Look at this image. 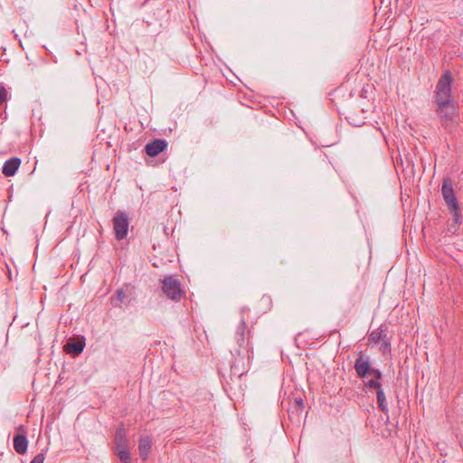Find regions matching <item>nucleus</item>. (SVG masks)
<instances>
[{"instance_id":"nucleus-1","label":"nucleus","mask_w":463,"mask_h":463,"mask_svg":"<svg viewBox=\"0 0 463 463\" xmlns=\"http://www.w3.org/2000/svg\"><path fill=\"white\" fill-rule=\"evenodd\" d=\"M241 320L234 333V344L231 348V354L234 358V363H241L244 366L245 362L249 363L253 354V347L250 343L251 332L246 322L245 315L250 312L249 307L241 308ZM245 369V367H243ZM244 370L239 373H243Z\"/></svg>"},{"instance_id":"nucleus-2","label":"nucleus","mask_w":463,"mask_h":463,"mask_svg":"<svg viewBox=\"0 0 463 463\" xmlns=\"http://www.w3.org/2000/svg\"><path fill=\"white\" fill-rule=\"evenodd\" d=\"M435 113L445 132L455 137L460 125V116L455 104L438 106L435 109Z\"/></svg>"},{"instance_id":"nucleus-3","label":"nucleus","mask_w":463,"mask_h":463,"mask_svg":"<svg viewBox=\"0 0 463 463\" xmlns=\"http://www.w3.org/2000/svg\"><path fill=\"white\" fill-rule=\"evenodd\" d=\"M453 77L449 71H446L439 77L433 92V102L438 106L455 104L452 96Z\"/></svg>"},{"instance_id":"nucleus-4","label":"nucleus","mask_w":463,"mask_h":463,"mask_svg":"<svg viewBox=\"0 0 463 463\" xmlns=\"http://www.w3.org/2000/svg\"><path fill=\"white\" fill-rule=\"evenodd\" d=\"M441 193L455 225L458 226L461 222V210L454 192L452 180L449 177L443 179Z\"/></svg>"},{"instance_id":"nucleus-5","label":"nucleus","mask_w":463,"mask_h":463,"mask_svg":"<svg viewBox=\"0 0 463 463\" xmlns=\"http://www.w3.org/2000/svg\"><path fill=\"white\" fill-rule=\"evenodd\" d=\"M162 290L169 299L174 301H180L185 295L180 281L173 276H166L162 280Z\"/></svg>"},{"instance_id":"nucleus-6","label":"nucleus","mask_w":463,"mask_h":463,"mask_svg":"<svg viewBox=\"0 0 463 463\" xmlns=\"http://www.w3.org/2000/svg\"><path fill=\"white\" fill-rule=\"evenodd\" d=\"M113 229L115 232V237L117 240L121 241L125 239L128 232L129 227V218L128 214L120 210H118L113 219Z\"/></svg>"},{"instance_id":"nucleus-7","label":"nucleus","mask_w":463,"mask_h":463,"mask_svg":"<svg viewBox=\"0 0 463 463\" xmlns=\"http://www.w3.org/2000/svg\"><path fill=\"white\" fill-rule=\"evenodd\" d=\"M386 328L385 326L381 325L377 329L373 330L368 336L370 342L381 345L380 351L383 354L391 353V340L385 333Z\"/></svg>"},{"instance_id":"nucleus-8","label":"nucleus","mask_w":463,"mask_h":463,"mask_svg":"<svg viewBox=\"0 0 463 463\" xmlns=\"http://www.w3.org/2000/svg\"><path fill=\"white\" fill-rule=\"evenodd\" d=\"M375 368L371 366L370 357L365 354H360V356L354 362V370L356 374L361 379H366L373 373Z\"/></svg>"},{"instance_id":"nucleus-9","label":"nucleus","mask_w":463,"mask_h":463,"mask_svg":"<svg viewBox=\"0 0 463 463\" xmlns=\"http://www.w3.org/2000/svg\"><path fill=\"white\" fill-rule=\"evenodd\" d=\"M167 146V143L163 139H155L147 143L145 146L146 153L150 156H156L159 153L163 152Z\"/></svg>"},{"instance_id":"nucleus-10","label":"nucleus","mask_w":463,"mask_h":463,"mask_svg":"<svg viewBox=\"0 0 463 463\" xmlns=\"http://www.w3.org/2000/svg\"><path fill=\"white\" fill-rule=\"evenodd\" d=\"M21 165V159L19 157H12L6 160L2 167V173L5 176L9 177L15 175Z\"/></svg>"},{"instance_id":"nucleus-11","label":"nucleus","mask_w":463,"mask_h":463,"mask_svg":"<svg viewBox=\"0 0 463 463\" xmlns=\"http://www.w3.org/2000/svg\"><path fill=\"white\" fill-rule=\"evenodd\" d=\"M13 445L14 450L20 454L24 455L27 451L28 448V439L26 438V435L24 433L23 434H16L14 437Z\"/></svg>"},{"instance_id":"nucleus-12","label":"nucleus","mask_w":463,"mask_h":463,"mask_svg":"<svg viewBox=\"0 0 463 463\" xmlns=\"http://www.w3.org/2000/svg\"><path fill=\"white\" fill-rule=\"evenodd\" d=\"M152 439L148 436L141 437L138 444L139 455L143 460H146L151 450Z\"/></svg>"},{"instance_id":"nucleus-13","label":"nucleus","mask_w":463,"mask_h":463,"mask_svg":"<svg viewBox=\"0 0 463 463\" xmlns=\"http://www.w3.org/2000/svg\"><path fill=\"white\" fill-rule=\"evenodd\" d=\"M84 346L83 341H71L64 345V350L67 354L76 356L82 353Z\"/></svg>"},{"instance_id":"nucleus-14","label":"nucleus","mask_w":463,"mask_h":463,"mask_svg":"<svg viewBox=\"0 0 463 463\" xmlns=\"http://www.w3.org/2000/svg\"><path fill=\"white\" fill-rule=\"evenodd\" d=\"M377 393V404L378 408L384 413H388V406L386 402V397L383 392V390L381 388L378 391H376Z\"/></svg>"},{"instance_id":"nucleus-15","label":"nucleus","mask_w":463,"mask_h":463,"mask_svg":"<svg viewBox=\"0 0 463 463\" xmlns=\"http://www.w3.org/2000/svg\"><path fill=\"white\" fill-rule=\"evenodd\" d=\"M114 441L115 446H118L119 444H128V440L126 436V431L123 427H120L117 430Z\"/></svg>"},{"instance_id":"nucleus-16","label":"nucleus","mask_w":463,"mask_h":463,"mask_svg":"<svg viewBox=\"0 0 463 463\" xmlns=\"http://www.w3.org/2000/svg\"><path fill=\"white\" fill-rule=\"evenodd\" d=\"M127 296L122 288L116 291V297L111 298V303L114 307H121Z\"/></svg>"},{"instance_id":"nucleus-17","label":"nucleus","mask_w":463,"mask_h":463,"mask_svg":"<svg viewBox=\"0 0 463 463\" xmlns=\"http://www.w3.org/2000/svg\"><path fill=\"white\" fill-rule=\"evenodd\" d=\"M346 119L348 120V122L350 124H352L354 127H360V126H362L364 123L363 118H357V117H355L353 114L348 115L346 117Z\"/></svg>"},{"instance_id":"nucleus-18","label":"nucleus","mask_w":463,"mask_h":463,"mask_svg":"<svg viewBox=\"0 0 463 463\" xmlns=\"http://www.w3.org/2000/svg\"><path fill=\"white\" fill-rule=\"evenodd\" d=\"M116 455L118 456L121 463H131L129 450H119Z\"/></svg>"},{"instance_id":"nucleus-19","label":"nucleus","mask_w":463,"mask_h":463,"mask_svg":"<svg viewBox=\"0 0 463 463\" xmlns=\"http://www.w3.org/2000/svg\"><path fill=\"white\" fill-rule=\"evenodd\" d=\"M364 385L369 389H376V391L382 388L381 383L373 378L368 381H364Z\"/></svg>"},{"instance_id":"nucleus-20","label":"nucleus","mask_w":463,"mask_h":463,"mask_svg":"<svg viewBox=\"0 0 463 463\" xmlns=\"http://www.w3.org/2000/svg\"><path fill=\"white\" fill-rule=\"evenodd\" d=\"M45 459V453L40 452L38 453L30 463H43Z\"/></svg>"},{"instance_id":"nucleus-21","label":"nucleus","mask_w":463,"mask_h":463,"mask_svg":"<svg viewBox=\"0 0 463 463\" xmlns=\"http://www.w3.org/2000/svg\"><path fill=\"white\" fill-rule=\"evenodd\" d=\"M260 303L263 304L268 309H269L271 307V304H272V300H271L270 297L263 296L260 298Z\"/></svg>"},{"instance_id":"nucleus-22","label":"nucleus","mask_w":463,"mask_h":463,"mask_svg":"<svg viewBox=\"0 0 463 463\" xmlns=\"http://www.w3.org/2000/svg\"><path fill=\"white\" fill-rule=\"evenodd\" d=\"M7 98V90L4 87H0V104L5 101Z\"/></svg>"},{"instance_id":"nucleus-23","label":"nucleus","mask_w":463,"mask_h":463,"mask_svg":"<svg viewBox=\"0 0 463 463\" xmlns=\"http://www.w3.org/2000/svg\"><path fill=\"white\" fill-rule=\"evenodd\" d=\"M371 376L373 377V379L379 381V382L383 378L382 372L376 368L374 369V371H373V373L371 374Z\"/></svg>"},{"instance_id":"nucleus-24","label":"nucleus","mask_w":463,"mask_h":463,"mask_svg":"<svg viewBox=\"0 0 463 463\" xmlns=\"http://www.w3.org/2000/svg\"><path fill=\"white\" fill-rule=\"evenodd\" d=\"M119 450H124V451L129 450L128 444H119L118 446H115V453L117 454Z\"/></svg>"},{"instance_id":"nucleus-25","label":"nucleus","mask_w":463,"mask_h":463,"mask_svg":"<svg viewBox=\"0 0 463 463\" xmlns=\"http://www.w3.org/2000/svg\"><path fill=\"white\" fill-rule=\"evenodd\" d=\"M240 364L241 363H234L233 362V364L232 365V370H236ZM234 373H237V371H234Z\"/></svg>"},{"instance_id":"nucleus-26","label":"nucleus","mask_w":463,"mask_h":463,"mask_svg":"<svg viewBox=\"0 0 463 463\" xmlns=\"http://www.w3.org/2000/svg\"><path fill=\"white\" fill-rule=\"evenodd\" d=\"M296 402L300 406L303 407V401L301 399L296 400Z\"/></svg>"},{"instance_id":"nucleus-27","label":"nucleus","mask_w":463,"mask_h":463,"mask_svg":"<svg viewBox=\"0 0 463 463\" xmlns=\"http://www.w3.org/2000/svg\"><path fill=\"white\" fill-rule=\"evenodd\" d=\"M9 279H12L11 272L9 271Z\"/></svg>"}]
</instances>
